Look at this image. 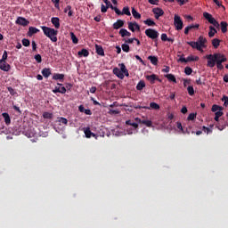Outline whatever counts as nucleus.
Instances as JSON below:
<instances>
[{
  "instance_id": "obj_1",
  "label": "nucleus",
  "mask_w": 228,
  "mask_h": 228,
  "mask_svg": "<svg viewBox=\"0 0 228 228\" xmlns=\"http://www.w3.org/2000/svg\"><path fill=\"white\" fill-rule=\"evenodd\" d=\"M41 29L44 35L47 37V38H50L52 42H58V30L46 26H41Z\"/></svg>"
},
{
  "instance_id": "obj_2",
  "label": "nucleus",
  "mask_w": 228,
  "mask_h": 228,
  "mask_svg": "<svg viewBox=\"0 0 228 228\" xmlns=\"http://www.w3.org/2000/svg\"><path fill=\"white\" fill-rule=\"evenodd\" d=\"M219 58H222V53H214V54L208 55L207 56L208 67H210V69H213V67L216 65V62L218 61Z\"/></svg>"
},
{
  "instance_id": "obj_3",
  "label": "nucleus",
  "mask_w": 228,
  "mask_h": 228,
  "mask_svg": "<svg viewBox=\"0 0 228 228\" xmlns=\"http://www.w3.org/2000/svg\"><path fill=\"white\" fill-rule=\"evenodd\" d=\"M203 17L209 24H212L214 28H220V23H218L209 12H203Z\"/></svg>"
},
{
  "instance_id": "obj_4",
  "label": "nucleus",
  "mask_w": 228,
  "mask_h": 228,
  "mask_svg": "<svg viewBox=\"0 0 228 228\" xmlns=\"http://www.w3.org/2000/svg\"><path fill=\"white\" fill-rule=\"evenodd\" d=\"M145 35L148 38H151V40H156L159 37V32L153 28H148L145 30Z\"/></svg>"
},
{
  "instance_id": "obj_5",
  "label": "nucleus",
  "mask_w": 228,
  "mask_h": 228,
  "mask_svg": "<svg viewBox=\"0 0 228 228\" xmlns=\"http://www.w3.org/2000/svg\"><path fill=\"white\" fill-rule=\"evenodd\" d=\"M174 25L177 31H181V29H183L184 24L183 23V20H181V16L177 14L175 15Z\"/></svg>"
},
{
  "instance_id": "obj_6",
  "label": "nucleus",
  "mask_w": 228,
  "mask_h": 228,
  "mask_svg": "<svg viewBox=\"0 0 228 228\" xmlns=\"http://www.w3.org/2000/svg\"><path fill=\"white\" fill-rule=\"evenodd\" d=\"M111 10H114L115 13H117V15H127L128 17L131 16V11H129V7H124L122 12L117 8V7H112L111 6Z\"/></svg>"
},
{
  "instance_id": "obj_7",
  "label": "nucleus",
  "mask_w": 228,
  "mask_h": 228,
  "mask_svg": "<svg viewBox=\"0 0 228 228\" xmlns=\"http://www.w3.org/2000/svg\"><path fill=\"white\" fill-rule=\"evenodd\" d=\"M217 122L216 124L217 129H219V131H224V129H225L226 127H228V122L225 121L224 119H218V121H216Z\"/></svg>"
},
{
  "instance_id": "obj_8",
  "label": "nucleus",
  "mask_w": 228,
  "mask_h": 228,
  "mask_svg": "<svg viewBox=\"0 0 228 228\" xmlns=\"http://www.w3.org/2000/svg\"><path fill=\"white\" fill-rule=\"evenodd\" d=\"M227 61V58L225 57V55L221 54V57L217 60L216 63V67L217 69H219V70H224V65L222 63Z\"/></svg>"
},
{
  "instance_id": "obj_9",
  "label": "nucleus",
  "mask_w": 228,
  "mask_h": 228,
  "mask_svg": "<svg viewBox=\"0 0 228 228\" xmlns=\"http://www.w3.org/2000/svg\"><path fill=\"white\" fill-rule=\"evenodd\" d=\"M134 120L137 124H143L146 127H152L151 120L141 119L140 118H135Z\"/></svg>"
},
{
  "instance_id": "obj_10",
  "label": "nucleus",
  "mask_w": 228,
  "mask_h": 228,
  "mask_svg": "<svg viewBox=\"0 0 228 228\" xmlns=\"http://www.w3.org/2000/svg\"><path fill=\"white\" fill-rule=\"evenodd\" d=\"M152 12L155 15V19H159V17H163V15H165V11L159 7L153 8Z\"/></svg>"
},
{
  "instance_id": "obj_11",
  "label": "nucleus",
  "mask_w": 228,
  "mask_h": 228,
  "mask_svg": "<svg viewBox=\"0 0 228 228\" xmlns=\"http://www.w3.org/2000/svg\"><path fill=\"white\" fill-rule=\"evenodd\" d=\"M128 29H130V31H132V33H134L135 29L137 31H140V26L138 25V23L136 21H129L128 22Z\"/></svg>"
},
{
  "instance_id": "obj_12",
  "label": "nucleus",
  "mask_w": 228,
  "mask_h": 228,
  "mask_svg": "<svg viewBox=\"0 0 228 228\" xmlns=\"http://www.w3.org/2000/svg\"><path fill=\"white\" fill-rule=\"evenodd\" d=\"M188 45H191V47H192V49H197V51H200V37H198V41L197 42H187Z\"/></svg>"
},
{
  "instance_id": "obj_13",
  "label": "nucleus",
  "mask_w": 228,
  "mask_h": 228,
  "mask_svg": "<svg viewBox=\"0 0 228 228\" xmlns=\"http://www.w3.org/2000/svg\"><path fill=\"white\" fill-rule=\"evenodd\" d=\"M16 24L19 26H28L29 24V20L24 17H18L16 20Z\"/></svg>"
},
{
  "instance_id": "obj_14",
  "label": "nucleus",
  "mask_w": 228,
  "mask_h": 228,
  "mask_svg": "<svg viewBox=\"0 0 228 228\" xmlns=\"http://www.w3.org/2000/svg\"><path fill=\"white\" fill-rule=\"evenodd\" d=\"M12 66L8 64L6 61H0V69L4 70V72H10Z\"/></svg>"
},
{
  "instance_id": "obj_15",
  "label": "nucleus",
  "mask_w": 228,
  "mask_h": 228,
  "mask_svg": "<svg viewBox=\"0 0 228 228\" xmlns=\"http://www.w3.org/2000/svg\"><path fill=\"white\" fill-rule=\"evenodd\" d=\"M53 79L54 81H61V83H63V80L65 79V75L61 73H54L53 76Z\"/></svg>"
},
{
  "instance_id": "obj_16",
  "label": "nucleus",
  "mask_w": 228,
  "mask_h": 228,
  "mask_svg": "<svg viewBox=\"0 0 228 228\" xmlns=\"http://www.w3.org/2000/svg\"><path fill=\"white\" fill-rule=\"evenodd\" d=\"M37 33H40V29L37 28L35 27H29L27 35H28V37H32L34 35H37Z\"/></svg>"
},
{
  "instance_id": "obj_17",
  "label": "nucleus",
  "mask_w": 228,
  "mask_h": 228,
  "mask_svg": "<svg viewBox=\"0 0 228 228\" xmlns=\"http://www.w3.org/2000/svg\"><path fill=\"white\" fill-rule=\"evenodd\" d=\"M113 74L115 76H117V77H118V79H124V77H125L124 73L121 72L120 69H118V68L113 69Z\"/></svg>"
},
{
  "instance_id": "obj_18",
  "label": "nucleus",
  "mask_w": 228,
  "mask_h": 228,
  "mask_svg": "<svg viewBox=\"0 0 228 228\" xmlns=\"http://www.w3.org/2000/svg\"><path fill=\"white\" fill-rule=\"evenodd\" d=\"M2 117L7 126L12 124V118H10V114H8V112L2 113Z\"/></svg>"
},
{
  "instance_id": "obj_19",
  "label": "nucleus",
  "mask_w": 228,
  "mask_h": 228,
  "mask_svg": "<svg viewBox=\"0 0 228 228\" xmlns=\"http://www.w3.org/2000/svg\"><path fill=\"white\" fill-rule=\"evenodd\" d=\"M51 22L54 26L55 29H60V18L53 17L51 19Z\"/></svg>"
},
{
  "instance_id": "obj_20",
  "label": "nucleus",
  "mask_w": 228,
  "mask_h": 228,
  "mask_svg": "<svg viewBox=\"0 0 228 228\" xmlns=\"http://www.w3.org/2000/svg\"><path fill=\"white\" fill-rule=\"evenodd\" d=\"M147 81L151 83V85H154L156 83V79H158V76L156 74L146 76Z\"/></svg>"
},
{
  "instance_id": "obj_21",
  "label": "nucleus",
  "mask_w": 228,
  "mask_h": 228,
  "mask_svg": "<svg viewBox=\"0 0 228 228\" xmlns=\"http://www.w3.org/2000/svg\"><path fill=\"white\" fill-rule=\"evenodd\" d=\"M120 28H124V20H118L115 23H113V28L120 29Z\"/></svg>"
},
{
  "instance_id": "obj_22",
  "label": "nucleus",
  "mask_w": 228,
  "mask_h": 228,
  "mask_svg": "<svg viewBox=\"0 0 228 228\" xmlns=\"http://www.w3.org/2000/svg\"><path fill=\"white\" fill-rule=\"evenodd\" d=\"M119 67H120V70L123 73V75L125 74V76L126 77H129V70H127V68H126V64L120 63Z\"/></svg>"
},
{
  "instance_id": "obj_23",
  "label": "nucleus",
  "mask_w": 228,
  "mask_h": 228,
  "mask_svg": "<svg viewBox=\"0 0 228 228\" xmlns=\"http://www.w3.org/2000/svg\"><path fill=\"white\" fill-rule=\"evenodd\" d=\"M84 133L86 138H92V136L95 137V134L90 130V127L84 128Z\"/></svg>"
},
{
  "instance_id": "obj_24",
  "label": "nucleus",
  "mask_w": 228,
  "mask_h": 228,
  "mask_svg": "<svg viewBox=\"0 0 228 228\" xmlns=\"http://www.w3.org/2000/svg\"><path fill=\"white\" fill-rule=\"evenodd\" d=\"M90 55V52L88 50L83 48L81 51L77 52V56H84V58H87Z\"/></svg>"
},
{
  "instance_id": "obj_25",
  "label": "nucleus",
  "mask_w": 228,
  "mask_h": 228,
  "mask_svg": "<svg viewBox=\"0 0 228 228\" xmlns=\"http://www.w3.org/2000/svg\"><path fill=\"white\" fill-rule=\"evenodd\" d=\"M96 54L99 56H104V49L99 45H95Z\"/></svg>"
},
{
  "instance_id": "obj_26",
  "label": "nucleus",
  "mask_w": 228,
  "mask_h": 228,
  "mask_svg": "<svg viewBox=\"0 0 228 228\" xmlns=\"http://www.w3.org/2000/svg\"><path fill=\"white\" fill-rule=\"evenodd\" d=\"M216 33H218V31H216V28H215V27H213V26H209L208 37L210 38H213V37H215V35H216Z\"/></svg>"
},
{
  "instance_id": "obj_27",
  "label": "nucleus",
  "mask_w": 228,
  "mask_h": 228,
  "mask_svg": "<svg viewBox=\"0 0 228 228\" xmlns=\"http://www.w3.org/2000/svg\"><path fill=\"white\" fill-rule=\"evenodd\" d=\"M119 35L124 38V37H131V32L127 31L126 28H121L119 30Z\"/></svg>"
},
{
  "instance_id": "obj_28",
  "label": "nucleus",
  "mask_w": 228,
  "mask_h": 228,
  "mask_svg": "<svg viewBox=\"0 0 228 228\" xmlns=\"http://www.w3.org/2000/svg\"><path fill=\"white\" fill-rule=\"evenodd\" d=\"M41 73L44 76V77L47 78V77H49V76H51V69L45 68L42 69Z\"/></svg>"
},
{
  "instance_id": "obj_29",
  "label": "nucleus",
  "mask_w": 228,
  "mask_h": 228,
  "mask_svg": "<svg viewBox=\"0 0 228 228\" xmlns=\"http://www.w3.org/2000/svg\"><path fill=\"white\" fill-rule=\"evenodd\" d=\"M221 42H222V40H220L218 38H214L212 40V45H213L214 49H218V47H220Z\"/></svg>"
},
{
  "instance_id": "obj_30",
  "label": "nucleus",
  "mask_w": 228,
  "mask_h": 228,
  "mask_svg": "<svg viewBox=\"0 0 228 228\" xmlns=\"http://www.w3.org/2000/svg\"><path fill=\"white\" fill-rule=\"evenodd\" d=\"M165 77H167V79L171 83H177V79H175V76L173 74H167L165 75Z\"/></svg>"
},
{
  "instance_id": "obj_31",
  "label": "nucleus",
  "mask_w": 228,
  "mask_h": 228,
  "mask_svg": "<svg viewBox=\"0 0 228 228\" xmlns=\"http://www.w3.org/2000/svg\"><path fill=\"white\" fill-rule=\"evenodd\" d=\"M132 15L136 20L142 19V14H140V12H138V11H136V9H134V7L132 8Z\"/></svg>"
},
{
  "instance_id": "obj_32",
  "label": "nucleus",
  "mask_w": 228,
  "mask_h": 228,
  "mask_svg": "<svg viewBox=\"0 0 228 228\" xmlns=\"http://www.w3.org/2000/svg\"><path fill=\"white\" fill-rule=\"evenodd\" d=\"M220 26L222 33H227V21H221Z\"/></svg>"
},
{
  "instance_id": "obj_33",
  "label": "nucleus",
  "mask_w": 228,
  "mask_h": 228,
  "mask_svg": "<svg viewBox=\"0 0 228 228\" xmlns=\"http://www.w3.org/2000/svg\"><path fill=\"white\" fill-rule=\"evenodd\" d=\"M143 88H145V81L141 80L136 86V90H139L141 92V90H143Z\"/></svg>"
},
{
  "instance_id": "obj_34",
  "label": "nucleus",
  "mask_w": 228,
  "mask_h": 228,
  "mask_svg": "<svg viewBox=\"0 0 228 228\" xmlns=\"http://www.w3.org/2000/svg\"><path fill=\"white\" fill-rule=\"evenodd\" d=\"M148 60H150V61H151V63H152V65H158V57L150 55L148 57Z\"/></svg>"
},
{
  "instance_id": "obj_35",
  "label": "nucleus",
  "mask_w": 228,
  "mask_h": 228,
  "mask_svg": "<svg viewBox=\"0 0 228 228\" xmlns=\"http://www.w3.org/2000/svg\"><path fill=\"white\" fill-rule=\"evenodd\" d=\"M70 37L73 44H78L79 39H77V37H76V34L74 32H70Z\"/></svg>"
},
{
  "instance_id": "obj_36",
  "label": "nucleus",
  "mask_w": 228,
  "mask_h": 228,
  "mask_svg": "<svg viewBox=\"0 0 228 228\" xmlns=\"http://www.w3.org/2000/svg\"><path fill=\"white\" fill-rule=\"evenodd\" d=\"M197 118V113H191L189 114L187 120L189 122H193V120H195Z\"/></svg>"
},
{
  "instance_id": "obj_37",
  "label": "nucleus",
  "mask_w": 228,
  "mask_h": 228,
  "mask_svg": "<svg viewBox=\"0 0 228 228\" xmlns=\"http://www.w3.org/2000/svg\"><path fill=\"white\" fill-rule=\"evenodd\" d=\"M190 61H199V56L190 55L187 57V63Z\"/></svg>"
},
{
  "instance_id": "obj_38",
  "label": "nucleus",
  "mask_w": 228,
  "mask_h": 228,
  "mask_svg": "<svg viewBox=\"0 0 228 228\" xmlns=\"http://www.w3.org/2000/svg\"><path fill=\"white\" fill-rule=\"evenodd\" d=\"M146 26H156V22L152 20L151 19H147L146 20L143 21Z\"/></svg>"
},
{
  "instance_id": "obj_39",
  "label": "nucleus",
  "mask_w": 228,
  "mask_h": 228,
  "mask_svg": "<svg viewBox=\"0 0 228 228\" xmlns=\"http://www.w3.org/2000/svg\"><path fill=\"white\" fill-rule=\"evenodd\" d=\"M222 115H224V112L221 110H217L215 114V120L218 121L220 120V117H222Z\"/></svg>"
},
{
  "instance_id": "obj_40",
  "label": "nucleus",
  "mask_w": 228,
  "mask_h": 228,
  "mask_svg": "<svg viewBox=\"0 0 228 228\" xmlns=\"http://www.w3.org/2000/svg\"><path fill=\"white\" fill-rule=\"evenodd\" d=\"M201 133H205V134H209L213 133V130H211V128H209V127L203 126Z\"/></svg>"
},
{
  "instance_id": "obj_41",
  "label": "nucleus",
  "mask_w": 228,
  "mask_h": 228,
  "mask_svg": "<svg viewBox=\"0 0 228 228\" xmlns=\"http://www.w3.org/2000/svg\"><path fill=\"white\" fill-rule=\"evenodd\" d=\"M58 122H60L63 126H67V124H69V120H67V118H58Z\"/></svg>"
},
{
  "instance_id": "obj_42",
  "label": "nucleus",
  "mask_w": 228,
  "mask_h": 228,
  "mask_svg": "<svg viewBox=\"0 0 228 228\" xmlns=\"http://www.w3.org/2000/svg\"><path fill=\"white\" fill-rule=\"evenodd\" d=\"M21 43H22V45H24V47H29V45L31 44L29 39H26V38H23L21 40Z\"/></svg>"
},
{
  "instance_id": "obj_43",
  "label": "nucleus",
  "mask_w": 228,
  "mask_h": 228,
  "mask_svg": "<svg viewBox=\"0 0 228 228\" xmlns=\"http://www.w3.org/2000/svg\"><path fill=\"white\" fill-rule=\"evenodd\" d=\"M122 51H124V53H129L130 48H129V45L127 44H123L121 45Z\"/></svg>"
},
{
  "instance_id": "obj_44",
  "label": "nucleus",
  "mask_w": 228,
  "mask_h": 228,
  "mask_svg": "<svg viewBox=\"0 0 228 228\" xmlns=\"http://www.w3.org/2000/svg\"><path fill=\"white\" fill-rule=\"evenodd\" d=\"M187 92L189 94V95H194L195 94V90L193 89V86H189L187 87Z\"/></svg>"
},
{
  "instance_id": "obj_45",
  "label": "nucleus",
  "mask_w": 228,
  "mask_h": 228,
  "mask_svg": "<svg viewBox=\"0 0 228 228\" xmlns=\"http://www.w3.org/2000/svg\"><path fill=\"white\" fill-rule=\"evenodd\" d=\"M150 108H151V110H159V104H158L156 102H151Z\"/></svg>"
},
{
  "instance_id": "obj_46",
  "label": "nucleus",
  "mask_w": 228,
  "mask_h": 228,
  "mask_svg": "<svg viewBox=\"0 0 228 228\" xmlns=\"http://www.w3.org/2000/svg\"><path fill=\"white\" fill-rule=\"evenodd\" d=\"M193 72V69H191V68L190 67H185L184 69V73L186 74V76H191V74Z\"/></svg>"
},
{
  "instance_id": "obj_47",
  "label": "nucleus",
  "mask_w": 228,
  "mask_h": 228,
  "mask_svg": "<svg viewBox=\"0 0 228 228\" xmlns=\"http://www.w3.org/2000/svg\"><path fill=\"white\" fill-rule=\"evenodd\" d=\"M222 110V107H220L219 105H213L212 106V111L214 113H216V111H220Z\"/></svg>"
},
{
  "instance_id": "obj_48",
  "label": "nucleus",
  "mask_w": 228,
  "mask_h": 228,
  "mask_svg": "<svg viewBox=\"0 0 228 228\" xmlns=\"http://www.w3.org/2000/svg\"><path fill=\"white\" fill-rule=\"evenodd\" d=\"M7 90L11 95H17V93H16L15 89H13V87L9 86V87H7Z\"/></svg>"
},
{
  "instance_id": "obj_49",
  "label": "nucleus",
  "mask_w": 228,
  "mask_h": 228,
  "mask_svg": "<svg viewBox=\"0 0 228 228\" xmlns=\"http://www.w3.org/2000/svg\"><path fill=\"white\" fill-rule=\"evenodd\" d=\"M6 60H8V52L4 51L3 55H2V59L0 60V61H6Z\"/></svg>"
},
{
  "instance_id": "obj_50",
  "label": "nucleus",
  "mask_w": 228,
  "mask_h": 228,
  "mask_svg": "<svg viewBox=\"0 0 228 228\" xmlns=\"http://www.w3.org/2000/svg\"><path fill=\"white\" fill-rule=\"evenodd\" d=\"M43 117H44L45 118H49V119H51V118H53V113H50V112H44V113H43Z\"/></svg>"
},
{
  "instance_id": "obj_51",
  "label": "nucleus",
  "mask_w": 228,
  "mask_h": 228,
  "mask_svg": "<svg viewBox=\"0 0 228 228\" xmlns=\"http://www.w3.org/2000/svg\"><path fill=\"white\" fill-rule=\"evenodd\" d=\"M35 60H36V61L37 62V63H42V55H40V54H36L35 55Z\"/></svg>"
},
{
  "instance_id": "obj_52",
  "label": "nucleus",
  "mask_w": 228,
  "mask_h": 228,
  "mask_svg": "<svg viewBox=\"0 0 228 228\" xmlns=\"http://www.w3.org/2000/svg\"><path fill=\"white\" fill-rule=\"evenodd\" d=\"M103 3H105V4L108 8H110V9H111V7L115 8V6H113V4H111V2H110L109 0H103Z\"/></svg>"
},
{
  "instance_id": "obj_53",
  "label": "nucleus",
  "mask_w": 228,
  "mask_h": 228,
  "mask_svg": "<svg viewBox=\"0 0 228 228\" xmlns=\"http://www.w3.org/2000/svg\"><path fill=\"white\" fill-rule=\"evenodd\" d=\"M176 127L182 131V133H184V129H183V124L181 122H176Z\"/></svg>"
},
{
  "instance_id": "obj_54",
  "label": "nucleus",
  "mask_w": 228,
  "mask_h": 228,
  "mask_svg": "<svg viewBox=\"0 0 228 228\" xmlns=\"http://www.w3.org/2000/svg\"><path fill=\"white\" fill-rule=\"evenodd\" d=\"M222 102H224V106L227 107L228 106V96H224L222 98Z\"/></svg>"
},
{
  "instance_id": "obj_55",
  "label": "nucleus",
  "mask_w": 228,
  "mask_h": 228,
  "mask_svg": "<svg viewBox=\"0 0 228 228\" xmlns=\"http://www.w3.org/2000/svg\"><path fill=\"white\" fill-rule=\"evenodd\" d=\"M148 3H150V4L158 6V4H159V0H148Z\"/></svg>"
},
{
  "instance_id": "obj_56",
  "label": "nucleus",
  "mask_w": 228,
  "mask_h": 228,
  "mask_svg": "<svg viewBox=\"0 0 228 228\" xmlns=\"http://www.w3.org/2000/svg\"><path fill=\"white\" fill-rule=\"evenodd\" d=\"M135 60H138V61H140V63H142V65H145V61H143V59L142 57H140V55H135Z\"/></svg>"
},
{
  "instance_id": "obj_57",
  "label": "nucleus",
  "mask_w": 228,
  "mask_h": 228,
  "mask_svg": "<svg viewBox=\"0 0 228 228\" xmlns=\"http://www.w3.org/2000/svg\"><path fill=\"white\" fill-rule=\"evenodd\" d=\"M109 113H110V115H118V113H120V111L110 109V110H109Z\"/></svg>"
},
{
  "instance_id": "obj_58",
  "label": "nucleus",
  "mask_w": 228,
  "mask_h": 228,
  "mask_svg": "<svg viewBox=\"0 0 228 228\" xmlns=\"http://www.w3.org/2000/svg\"><path fill=\"white\" fill-rule=\"evenodd\" d=\"M101 12L102 13H106V12H108V7L104 4H102Z\"/></svg>"
},
{
  "instance_id": "obj_59",
  "label": "nucleus",
  "mask_w": 228,
  "mask_h": 228,
  "mask_svg": "<svg viewBox=\"0 0 228 228\" xmlns=\"http://www.w3.org/2000/svg\"><path fill=\"white\" fill-rule=\"evenodd\" d=\"M206 42H208V39L201 37H200V47H204V44H206Z\"/></svg>"
},
{
  "instance_id": "obj_60",
  "label": "nucleus",
  "mask_w": 228,
  "mask_h": 228,
  "mask_svg": "<svg viewBox=\"0 0 228 228\" xmlns=\"http://www.w3.org/2000/svg\"><path fill=\"white\" fill-rule=\"evenodd\" d=\"M162 42H167V40L168 39V37L167 36L166 33L162 34L160 37Z\"/></svg>"
},
{
  "instance_id": "obj_61",
  "label": "nucleus",
  "mask_w": 228,
  "mask_h": 228,
  "mask_svg": "<svg viewBox=\"0 0 228 228\" xmlns=\"http://www.w3.org/2000/svg\"><path fill=\"white\" fill-rule=\"evenodd\" d=\"M60 94H67V88L65 86L60 87Z\"/></svg>"
},
{
  "instance_id": "obj_62",
  "label": "nucleus",
  "mask_w": 228,
  "mask_h": 228,
  "mask_svg": "<svg viewBox=\"0 0 228 228\" xmlns=\"http://www.w3.org/2000/svg\"><path fill=\"white\" fill-rule=\"evenodd\" d=\"M181 113H183V115L186 114V113H188V108L183 107V108L181 109Z\"/></svg>"
},
{
  "instance_id": "obj_63",
  "label": "nucleus",
  "mask_w": 228,
  "mask_h": 228,
  "mask_svg": "<svg viewBox=\"0 0 228 228\" xmlns=\"http://www.w3.org/2000/svg\"><path fill=\"white\" fill-rule=\"evenodd\" d=\"M53 94H60V86H55L54 89H53Z\"/></svg>"
},
{
  "instance_id": "obj_64",
  "label": "nucleus",
  "mask_w": 228,
  "mask_h": 228,
  "mask_svg": "<svg viewBox=\"0 0 228 228\" xmlns=\"http://www.w3.org/2000/svg\"><path fill=\"white\" fill-rule=\"evenodd\" d=\"M32 51H37V42L32 41Z\"/></svg>"
}]
</instances>
